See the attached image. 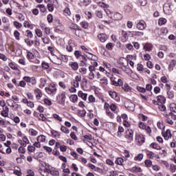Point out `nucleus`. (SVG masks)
<instances>
[{
  "instance_id": "obj_55",
  "label": "nucleus",
  "mask_w": 176,
  "mask_h": 176,
  "mask_svg": "<svg viewBox=\"0 0 176 176\" xmlns=\"http://www.w3.org/2000/svg\"><path fill=\"white\" fill-rule=\"evenodd\" d=\"M60 131L63 132V133H65V134H69V129H68V128L64 126H62L60 127Z\"/></svg>"
},
{
  "instance_id": "obj_51",
  "label": "nucleus",
  "mask_w": 176,
  "mask_h": 176,
  "mask_svg": "<svg viewBox=\"0 0 176 176\" xmlns=\"http://www.w3.org/2000/svg\"><path fill=\"white\" fill-rule=\"evenodd\" d=\"M63 13L66 16H71V10H69V8H66L63 11Z\"/></svg>"
},
{
  "instance_id": "obj_22",
  "label": "nucleus",
  "mask_w": 176,
  "mask_h": 176,
  "mask_svg": "<svg viewBox=\"0 0 176 176\" xmlns=\"http://www.w3.org/2000/svg\"><path fill=\"white\" fill-rule=\"evenodd\" d=\"M157 100L158 101L159 104H164L166 103V98L162 95L158 96L157 97Z\"/></svg>"
},
{
  "instance_id": "obj_42",
  "label": "nucleus",
  "mask_w": 176,
  "mask_h": 176,
  "mask_svg": "<svg viewBox=\"0 0 176 176\" xmlns=\"http://www.w3.org/2000/svg\"><path fill=\"white\" fill-rule=\"evenodd\" d=\"M98 5L100 6V8H103L104 9H108V8H109V5L104 2H98Z\"/></svg>"
},
{
  "instance_id": "obj_61",
  "label": "nucleus",
  "mask_w": 176,
  "mask_h": 176,
  "mask_svg": "<svg viewBox=\"0 0 176 176\" xmlns=\"http://www.w3.org/2000/svg\"><path fill=\"white\" fill-rule=\"evenodd\" d=\"M170 171L171 173H175V171H176V165L175 164H171L170 165Z\"/></svg>"
},
{
  "instance_id": "obj_49",
  "label": "nucleus",
  "mask_w": 176,
  "mask_h": 176,
  "mask_svg": "<svg viewBox=\"0 0 176 176\" xmlns=\"http://www.w3.org/2000/svg\"><path fill=\"white\" fill-rule=\"evenodd\" d=\"M38 120H42V122H45V123H47V122H49L47 118L46 117H45V115H43V114H39Z\"/></svg>"
},
{
  "instance_id": "obj_6",
  "label": "nucleus",
  "mask_w": 176,
  "mask_h": 176,
  "mask_svg": "<svg viewBox=\"0 0 176 176\" xmlns=\"http://www.w3.org/2000/svg\"><path fill=\"white\" fill-rule=\"evenodd\" d=\"M111 20H115L116 21H119L123 19V15L119 12H113L112 16H111Z\"/></svg>"
},
{
  "instance_id": "obj_2",
  "label": "nucleus",
  "mask_w": 176,
  "mask_h": 176,
  "mask_svg": "<svg viewBox=\"0 0 176 176\" xmlns=\"http://www.w3.org/2000/svg\"><path fill=\"white\" fill-rule=\"evenodd\" d=\"M66 98L67 96H65V92H62L56 96V100L58 101V103L60 105H64L65 104Z\"/></svg>"
},
{
  "instance_id": "obj_31",
  "label": "nucleus",
  "mask_w": 176,
  "mask_h": 176,
  "mask_svg": "<svg viewBox=\"0 0 176 176\" xmlns=\"http://www.w3.org/2000/svg\"><path fill=\"white\" fill-rule=\"evenodd\" d=\"M29 134L33 137H36L38 135V131L34 129H29Z\"/></svg>"
},
{
  "instance_id": "obj_16",
  "label": "nucleus",
  "mask_w": 176,
  "mask_h": 176,
  "mask_svg": "<svg viewBox=\"0 0 176 176\" xmlns=\"http://www.w3.org/2000/svg\"><path fill=\"white\" fill-rule=\"evenodd\" d=\"M69 28L72 31H82V29H80V28H79V26H78V25H76L75 23H71L69 25Z\"/></svg>"
},
{
  "instance_id": "obj_21",
  "label": "nucleus",
  "mask_w": 176,
  "mask_h": 176,
  "mask_svg": "<svg viewBox=\"0 0 176 176\" xmlns=\"http://www.w3.org/2000/svg\"><path fill=\"white\" fill-rule=\"evenodd\" d=\"M132 36H144V32L138 31L129 32Z\"/></svg>"
},
{
  "instance_id": "obj_64",
  "label": "nucleus",
  "mask_w": 176,
  "mask_h": 176,
  "mask_svg": "<svg viewBox=\"0 0 176 176\" xmlns=\"http://www.w3.org/2000/svg\"><path fill=\"white\" fill-rule=\"evenodd\" d=\"M72 86L78 89V87H79V82L76 81L75 80H73L72 81Z\"/></svg>"
},
{
  "instance_id": "obj_39",
  "label": "nucleus",
  "mask_w": 176,
  "mask_h": 176,
  "mask_svg": "<svg viewBox=\"0 0 176 176\" xmlns=\"http://www.w3.org/2000/svg\"><path fill=\"white\" fill-rule=\"evenodd\" d=\"M144 159V155L140 153L138 155V156L134 157V160L135 162H141Z\"/></svg>"
},
{
  "instance_id": "obj_30",
  "label": "nucleus",
  "mask_w": 176,
  "mask_h": 176,
  "mask_svg": "<svg viewBox=\"0 0 176 176\" xmlns=\"http://www.w3.org/2000/svg\"><path fill=\"white\" fill-rule=\"evenodd\" d=\"M126 108L129 110V111H134V109H135V104L131 102H129L128 103V106L126 107Z\"/></svg>"
},
{
  "instance_id": "obj_11",
  "label": "nucleus",
  "mask_w": 176,
  "mask_h": 176,
  "mask_svg": "<svg viewBox=\"0 0 176 176\" xmlns=\"http://www.w3.org/2000/svg\"><path fill=\"white\" fill-rule=\"evenodd\" d=\"M91 3V0H80L78 2L79 6H89Z\"/></svg>"
},
{
  "instance_id": "obj_24",
  "label": "nucleus",
  "mask_w": 176,
  "mask_h": 176,
  "mask_svg": "<svg viewBox=\"0 0 176 176\" xmlns=\"http://www.w3.org/2000/svg\"><path fill=\"white\" fill-rule=\"evenodd\" d=\"M6 103L8 104V107H11L12 108H14L16 105V102L12 99H8L6 100Z\"/></svg>"
},
{
  "instance_id": "obj_44",
  "label": "nucleus",
  "mask_w": 176,
  "mask_h": 176,
  "mask_svg": "<svg viewBox=\"0 0 176 176\" xmlns=\"http://www.w3.org/2000/svg\"><path fill=\"white\" fill-rule=\"evenodd\" d=\"M70 101H72V102H78V96L77 95H72L70 97Z\"/></svg>"
},
{
  "instance_id": "obj_20",
  "label": "nucleus",
  "mask_w": 176,
  "mask_h": 176,
  "mask_svg": "<svg viewBox=\"0 0 176 176\" xmlns=\"http://www.w3.org/2000/svg\"><path fill=\"white\" fill-rule=\"evenodd\" d=\"M122 42H127L129 39V34H127V32L122 31Z\"/></svg>"
},
{
  "instance_id": "obj_37",
  "label": "nucleus",
  "mask_w": 176,
  "mask_h": 176,
  "mask_svg": "<svg viewBox=\"0 0 176 176\" xmlns=\"http://www.w3.org/2000/svg\"><path fill=\"white\" fill-rule=\"evenodd\" d=\"M44 170L46 173H50V174H52V175H58V171L57 170H50V169L48 168H45Z\"/></svg>"
},
{
  "instance_id": "obj_10",
  "label": "nucleus",
  "mask_w": 176,
  "mask_h": 176,
  "mask_svg": "<svg viewBox=\"0 0 176 176\" xmlns=\"http://www.w3.org/2000/svg\"><path fill=\"white\" fill-rule=\"evenodd\" d=\"M143 49L144 50H146V52H152V49H153V45L150 43H147L144 45Z\"/></svg>"
},
{
  "instance_id": "obj_5",
  "label": "nucleus",
  "mask_w": 176,
  "mask_h": 176,
  "mask_svg": "<svg viewBox=\"0 0 176 176\" xmlns=\"http://www.w3.org/2000/svg\"><path fill=\"white\" fill-rule=\"evenodd\" d=\"M118 64L122 67H127L129 65V60H126V58L122 57L118 60Z\"/></svg>"
},
{
  "instance_id": "obj_26",
  "label": "nucleus",
  "mask_w": 176,
  "mask_h": 176,
  "mask_svg": "<svg viewBox=\"0 0 176 176\" xmlns=\"http://www.w3.org/2000/svg\"><path fill=\"white\" fill-rule=\"evenodd\" d=\"M110 109L113 112L116 111V113H118V112H119V110L118 109V106H116V104H113V103L111 104H110Z\"/></svg>"
},
{
  "instance_id": "obj_19",
  "label": "nucleus",
  "mask_w": 176,
  "mask_h": 176,
  "mask_svg": "<svg viewBox=\"0 0 176 176\" xmlns=\"http://www.w3.org/2000/svg\"><path fill=\"white\" fill-rule=\"evenodd\" d=\"M34 94L36 96V100H41V97H42V91L39 89H36L34 90Z\"/></svg>"
},
{
  "instance_id": "obj_9",
  "label": "nucleus",
  "mask_w": 176,
  "mask_h": 176,
  "mask_svg": "<svg viewBox=\"0 0 176 176\" xmlns=\"http://www.w3.org/2000/svg\"><path fill=\"white\" fill-rule=\"evenodd\" d=\"M57 2V0H50V3L47 4V8L49 12H53L54 10V3Z\"/></svg>"
},
{
  "instance_id": "obj_14",
  "label": "nucleus",
  "mask_w": 176,
  "mask_h": 176,
  "mask_svg": "<svg viewBox=\"0 0 176 176\" xmlns=\"http://www.w3.org/2000/svg\"><path fill=\"white\" fill-rule=\"evenodd\" d=\"M69 65L73 71H78L79 68V65L76 62H69Z\"/></svg>"
},
{
  "instance_id": "obj_54",
  "label": "nucleus",
  "mask_w": 176,
  "mask_h": 176,
  "mask_svg": "<svg viewBox=\"0 0 176 176\" xmlns=\"http://www.w3.org/2000/svg\"><path fill=\"white\" fill-rule=\"evenodd\" d=\"M164 103H162L160 104H158V108L162 112H166V106L164 105Z\"/></svg>"
},
{
  "instance_id": "obj_40",
  "label": "nucleus",
  "mask_w": 176,
  "mask_h": 176,
  "mask_svg": "<svg viewBox=\"0 0 176 176\" xmlns=\"http://www.w3.org/2000/svg\"><path fill=\"white\" fill-rule=\"evenodd\" d=\"M88 166L89 168H91V170H94V171H100L101 170V168L94 166L93 164H88Z\"/></svg>"
},
{
  "instance_id": "obj_53",
  "label": "nucleus",
  "mask_w": 176,
  "mask_h": 176,
  "mask_svg": "<svg viewBox=\"0 0 176 176\" xmlns=\"http://www.w3.org/2000/svg\"><path fill=\"white\" fill-rule=\"evenodd\" d=\"M95 72H89V74H88V79H89V80H94V78H95V74H94Z\"/></svg>"
},
{
  "instance_id": "obj_12",
  "label": "nucleus",
  "mask_w": 176,
  "mask_h": 176,
  "mask_svg": "<svg viewBox=\"0 0 176 176\" xmlns=\"http://www.w3.org/2000/svg\"><path fill=\"white\" fill-rule=\"evenodd\" d=\"M1 116L4 118H8L9 116V107H5L3 108V111H1Z\"/></svg>"
},
{
  "instance_id": "obj_1",
  "label": "nucleus",
  "mask_w": 176,
  "mask_h": 176,
  "mask_svg": "<svg viewBox=\"0 0 176 176\" xmlns=\"http://www.w3.org/2000/svg\"><path fill=\"white\" fill-rule=\"evenodd\" d=\"M45 91L47 94L50 96H54L56 93H57V88L56 87V85L50 84L48 87H45Z\"/></svg>"
},
{
  "instance_id": "obj_43",
  "label": "nucleus",
  "mask_w": 176,
  "mask_h": 176,
  "mask_svg": "<svg viewBox=\"0 0 176 176\" xmlns=\"http://www.w3.org/2000/svg\"><path fill=\"white\" fill-rule=\"evenodd\" d=\"M80 25H81V27L82 28H85V30H87V28H89V23H87L86 21H83L80 23Z\"/></svg>"
},
{
  "instance_id": "obj_56",
  "label": "nucleus",
  "mask_w": 176,
  "mask_h": 176,
  "mask_svg": "<svg viewBox=\"0 0 176 176\" xmlns=\"http://www.w3.org/2000/svg\"><path fill=\"white\" fill-rule=\"evenodd\" d=\"M114 46H115V44L112 43H109L106 45V49H107V50H112Z\"/></svg>"
},
{
  "instance_id": "obj_60",
  "label": "nucleus",
  "mask_w": 176,
  "mask_h": 176,
  "mask_svg": "<svg viewBox=\"0 0 176 176\" xmlns=\"http://www.w3.org/2000/svg\"><path fill=\"white\" fill-rule=\"evenodd\" d=\"M74 55L76 56V58H80V57H82V52L80 51H75L74 52Z\"/></svg>"
},
{
  "instance_id": "obj_29",
  "label": "nucleus",
  "mask_w": 176,
  "mask_h": 176,
  "mask_svg": "<svg viewBox=\"0 0 176 176\" xmlns=\"http://www.w3.org/2000/svg\"><path fill=\"white\" fill-rule=\"evenodd\" d=\"M132 173H142V169L140 166H134L131 168Z\"/></svg>"
},
{
  "instance_id": "obj_23",
  "label": "nucleus",
  "mask_w": 176,
  "mask_h": 176,
  "mask_svg": "<svg viewBox=\"0 0 176 176\" xmlns=\"http://www.w3.org/2000/svg\"><path fill=\"white\" fill-rule=\"evenodd\" d=\"M150 147L153 149H156L157 151H162V147L157 144V143L153 142L150 144Z\"/></svg>"
},
{
  "instance_id": "obj_13",
  "label": "nucleus",
  "mask_w": 176,
  "mask_h": 176,
  "mask_svg": "<svg viewBox=\"0 0 176 176\" xmlns=\"http://www.w3.org/2000/svg\"><path fill=\"white\" fill-rule=\"evenodd\" d=\"M98 38L100 42L104 43L108 39V36L104 33H102L98 35Z\"/></svg>"
},
{
  "instance_id": "obj_59",
  "label": "nucleus",
  "mask_w": 176,
  "mask_h": 176,
  "mask_svg": "<svg viewBox=\"0 0 176 176\" xmlns=\"http://www.w3.org/2000/svg\"><path fill=\"white\" fill-rule=\"evenodd\" d=\"M146 155L149 159H153L155 157V153L152 151H147Z\"/></svg>"
},
{
  "instance_id": "obj_45",
  "label": "nucleus",
  "mask_w": 176,
  "mask_h": 176,
  "mask_svg": "<svg viewBox=\"0 0 176 176\" xmlns=\"http://www.w3.org/2000/svg\"><path fill=\"white\" fill-rule=\"evenodd\" d=\"M110 80H111V85H112L113 86L118 87V80H116V78L111 77L110 78Z\"/></svg>"
},
{
  "instance_id": "obj_32",
  "label": "nucleus",
  "mask_w": 176,
  "mask_h": 176,
  "mask_svg": "<svg viewBox=\"0 0 176 176\" xmlns=\"http://www.w3.org/2000/svg\"><path fill=\"white\" fill-rule=\"evenodd\" d=\"M108 78L107 77H103L100 79V84L104 86H108Z\"/></svg>"
},
{
  "instance_id": "obj_28",
  "label": "nucleus",
  "mask_w": 176,
  "mask_h": 176,
  "mask_svg": "<svg viewBox=\"0 0 176 176\" xmlns=\"http://www.w3.org/2000/svg\"><path fill=\"white\" fill-rule=\"evenodd\" d=\"M23 26L26 28H30V30H34V25L30 24L28 21H25L23 22Z\"/></svg>"
},
{
  "instance_id": "obj_35",
  "label": "nucleus",
  "mask_w": 176,
  "mask_h": 176,
  "mask_svg": "<svg viewBox=\"0 0 176 176\" xmlns=\"http://www.w3.org/2000/svg\"><path fill=\"white\" fill-rule=\"evenodd\" d=\"M36 8H38L42 13H45L47 10L46 6H45V5L43 4H38V6H36Z\"/></svg>"
},
{
  "instance_id": "obj_34",
  "label": "nucleus",
  "mask_w": 176,
  "mask_h": 176,
  "mask_svg": "<svg viewBox=\"0 0 176 176\" xmlns=\"http://www.w3.org/2000/svg\"><path fill=\"white\" fill-rule=\"evenodd\" d=\"M144 65L142 64L138 63L137 65V70L140 72V74H144Z\"/></svg>"
},
{
  "instance_id": "obj_52",
  "label": "nucleus",
  "mask_w": 176,
  "mask_h": 176,
  "mask_svg": "<svg viewBox=\"0 0 176 176\" xmlns=\"http://www.w3.org/2000/svg\"><path fill=\"white\" fill-rule=\"evenodd\" d=\"M106 114H107V116L110 118V119H113L115 118V114H113V113L111 112L110 110H107L106 111Z\"/></svg>"
},
{
  "instance_id": "obj_46",
  "label": "nucleus",
  "mask_w": 176,
  "mask_h": 176,
  "mask_svg": "<svg viewBox=\"0 0 176 176\" xmlns=\"http://www.w3.org/2000/svg\"><path fill=\"white\" fill-rule=\"evenodd\" d=\"M169 108H170L171 112H174L175 113H176V104L175 103H170Z\"/></svg>"
},
{
  "instance_id": "obj_62",
  "label": "nucleus",
  "mask_w": 176,
  "mask_h": 176,
  "mask_svg": "<svg viewBox=\"0 0 176 176\" xmlns=\"http://www.w3.org/2000/svg\"><path fill=\"white\" fill-rule=\"evenodd\" d=\"M107 15L108 16V17H109V19H111V17H112L113 12H111V10H109V9H105L104 10Z\"/></svg>"
},
{
  "instance_id": "obj_27",
  "label": "nucleus",
  "mask_w": 176,
  "mask_h": 176,
  "mask_svg": "<svg viewBox=\"0 0 176 176\" xmlns=\"http://www.w3.org/2000/svg\"><path fill=\"white\" fill-rule=\"evenodd\" d=\"M40 85H39V87L41 89H43V87H45V86H46V83H47V81H46V79H45V78H41L40 79Z\"/></svg>"
},
{
  "instance_id": "obj_18",
  "label": "nucleus",
  "mask_w": 176,
  "mask_h": 176,
  "mask_svg": "<svg viewBox=\"0 0 176 176\" xmlns=\"http://www.w3.org/2000/svg\"><path fill=\"white\" fill-rule=\"evenodd\" d=\"M118 68L122 69V71H123L126 74H130V72H133V71L130 69V67H129V65H126V67H124L122 66H119Z\"/></svg>"
},
{
  "instance_id": "obj_3",
  "label": "nucleus",
  "mask_w": 176,
  "mask_h": 176,
  "mask_svg": "<svg viewBox=\"0 0 176 176\" xmlns=\"http://www.w3.org/2000/svg\"><path fill=\"white\" fill-rule=\"evenodd\" d=\"M164 12L165 14L170 16L173 13V10L171 8V5L166 3L164 5Z\"/></svg>"
},
{
  "instance_id": "obj_36",
  "label": "nucleus",
  "mask_w": 176,
  "mask_h": 176,
  "mask_svg": "<svg viewBox=\"0 0 176 176\" xmlns=\"http://www.w3.org/2000/svg\"><path fill=\"white\" fill-rule=\"evenodd\" d=\"M37 141L38 142H45L46 141V137L43 135L37 137Z\"/></svg>"
},
{
  "instance_id": "obj_8",
  "label": "nucleus",
  "mask_w": 176,
  "mask_h": 176,
  "mask_svg": "<svg viewBox=\"0 0 176 176\" xmlns=\"http://www.w3.org/2000/svg\"><path fill=\"white\" fill-rule=\"evenodd\" d=\"M126 138H128V140H130L131 141H133V137H134V131L131 129H128L126 131Z\"/></svg>"
},
{
  "instance_id": "obj_50",
  "label": "nucleus",
  "mask_w": 176,
  "mask_h": 176,
  "mask_svg": "<svg viewBox=\"0 0 176 176\" xmlns=\"http://www.w3.org/2000/svg\"><path fill=\"white\" fill-rule=\"evenodd\" d=\"M35 32L36 35H37L38 38H42V36H43V33L42 32V30H41V29H36Z\"/></svg>"
},
{
  "instance_id": "obj_57",
  "label": "nucleus",
  "mask_w": 176,
  "mask_h": 176,
  "mask_svg": "<svg viewBox=\"0 0 176 176\" xmlns=\"http://www.w3.org/2000/svg\"><path fill=\"white\" fill-rule=\"evenodd\" d=\"M79 72L80 74H81L82 75H86L87 74V69L85 68V67H80L79 69Z\"/></svg>"
},
{
  "instance_id": "obj_17",
  "label": "nucleus",
  "mask_w": 176,
  "mask_h": 176,
  "mask_svg": "<svg viewBox=\"0 0 176 176\" xmlns=\"http://www.w3.org/2000/svg\"><path fill=\"white\" fill-rule=\"evenodd\" d=\"M86 57L89 60H92L93 61H97L98 60V57L96 55H94L93 54L88 53L87 55H86Z\"/></svg>"
},
{
  "instance_id": "obj_47",
  "label": "nucleus",
  "mask_w": 176,
  "mask_h": 176,
  "mask_svg": "<svg viewBox=\"0 0 176 176\" xmlns=\"http://www.w3.org/2000/svg\"><path fill=\"white\" fill-rule=\"evenodd\" d=\"M122 89L124 91H130V90H131V87H130V86H129V84L125 83L124 85H122Z\"/></svg>"
},
{
  "instance_id": "obj_41",
  "label": "nucleus",
  "mask_w": 176,
  "mask_h": 176,
  "mask_svg": "<svg viewBox=\"0 0 176 176\" xmlns=\"http://www.w3.org/2000/svg\"><path fill=\"white\" fill-rule=\"evenodd\" d=\"M123 162H124V160H123V158H122V157H118V158H117V160H116L115 163H116V164H118V166H123Z\"/></svg>"
},
{
  "instance_id": "obj_58",
  "label": "nucleus",
  "mask_w": 176,
  "mask_h": 176,
  "mask_svg": "<svg viewBox=\"0 0 176 176\" xmlns=\"http://www.w3.org/2000/svg\"><path fill=\"white\" fill-rule=\"evenodd\" d=\"M144 164L146 167H152V161H151V160H146L144 161Z\"/></svg>"
},
{
  "instance_id": "obj_25",
  "label": "nucleus",
  "mask_w": 176,
  "mask_h": 176,
  "mask_svg": "<svg viewBox=\"0 0 176 176\" xmlns=\"http://www.w3.org/2000/svg\"><path fill=\"white\" fill-rule=\"evenodd\" d=\"M109 96H111V98L113 100H118V94L115 91H109Z\"/></svg>"
},
{
  "instance_id": "obj_4",
  "label": "nucleus",
  "mask_w": 176,
  "mask_h": 176,
  "mask_svg": "<svg viewBox=\"0 0 176 176\" xmlns=\"http://www.w3.org/2000/svg\"><path fill=\"white\" fill-rule=\"evenodd\" d=\"M136 28L138 30H140V31H144V30H145V28H146V23L144 21H140L136 24Z\"/></svg>"
},
{
  "instance_id": "obj_38",
  "label": "nucleus",
  "mask_w": 176,
  "mask_h": 176,
  "mask_svg": "<svg viewBox=\"0 0 176 176\" xmlns=\"http://www.w3.org/2000/svg\"><path fill=\"white\" fill-rule=\"evenodd\" d=\"M175 64L176 61L175 60H173L168 67V71H173V69H174V67H175Z\"/></svg>"
},
{
  "instance_id": "obj_33",
  "label": "nucleus",
  "mask_w": 176,
  "mask_h": 176,
  "mask_svg": "<svg viewBox=\"0 0 176 176\" xmlns=\"http://www.w3.org/2000/svg\"><path fill=\"white\" fill-rule=\"evenodd\" d=\"M43 156V153H36V154H34V158L36 159V160H39L40 159H42Z\"/></svg>"
},
{
  "instance_id": "obj_15",
  "label": "nucleus",
  "mask_w": 176,
  "mask_h": 176,
  "mask_svg": "<svg viewBox=\"0 0 176 176\" xmlns=\"http://www.w3.org/2000/svg\"><path fill=\"white\" fill-rule=\"evenodd\" d=\"M162 135L164 138V140H168L171 138V131H170V129H168L166 132H162Z\"/></svg>"
},
{
  "instance_id": "obj_7",
  "label": "nucleus",
  "mask_w": 176,
  "mask_h": 176,
  "mask_svg": "<svg viewBox=\"0 0 176 176\" xmlns=\"http://www.w3.org/2000/svg\"><path fill=\"white\" fill-rule=\"evenodd\" d=\"M136 141L138 142L139 145H142L144 142H145V137L142 134H137L136 135Z\"/></svg>"
},
{
  "instance_id": "obj_48",
  "label": "nucleus",
  "mask_w": 176,
  "mask_h": 176,
  "mask_svg": "<svg viewBox=\"0 0 176 176\" xmlns=\"http://www.w3.org/2000/svg\"><path fill=\"white\" fill-rule=\"evenodd\" d=\"M167 23V19L164 18H160L158 21L159 25H164Z\"/></svg>"
},
{
  "instance_id": "obj_63",
  "label": "nucleus",
  "mask_w": 176,
  "mask_h": 176,
  "mask_svg": "<svg viewBox=\"0 0 176 176\" xmlns=\"http://www.w3.org/2000/svg\"><path fill=\"white\" fill-rule=\"evenodd\" d=\"M14 27H16V28H21V27H23V24H21V23H19L18 21H14L13 23Z\"/></svg>"
}]
</instances>
